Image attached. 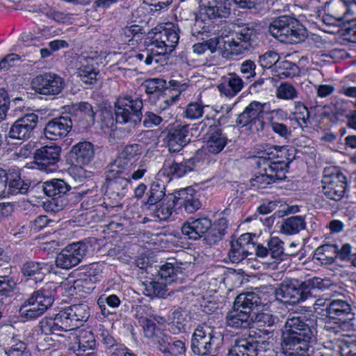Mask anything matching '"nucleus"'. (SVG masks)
<instances>
[{
    "mask_svg": "<svg viewBox=\"0 0 356 356\" xmlns=\"http://www.w3.org/2000/svg\"><path fill=\"white\" fill-rule=\"evenodd\" d=\"M317 334L316 320L290 314L282 333V347L288 356H306Z\"/></svg>",
    "mask_w": 356,
    "mask_h": 356,
    "instance_id": "nucleus-2",
    "label": "nucleus"
},
{
    "mask_svg": "<svg viewBox=\"0 0 356 356\" xmlns=\"http://www.w3.org/2000/svg\"><path fill=\"white\" fill-rule=\"evenodd\" d=\"M38 122V117L30 113L17 119L10 127L8 136L13 139L25 140L30 138Z\"/></svg>",
    "mask_w": 356,
    "mask_h": 356,
    "instance_id": "nucleus-18",
    "label": "nucleus"
},
{
    "mask_svg": "<svg viewBox=\"0 0 356 356\" xmlns=\"http://www.w3.org/2000/svg\"><path fill=\"white\" fill-rule=\"evenodd\" d=\"M266 106L267 103L251 102L238 115L236 120V125L248 127V129L264 130L266 124L264 121V115Z\"/></svg>",
    "mask_w": 356,
    "mask_h": 356,
    "instance_id": "nucleus-11",
    "label": "nucleus"
},
{
    "mask_svg": "<svg viewBox=\"0 0 356 356\" xmlns=\"http://www.w3.org/2000/svg\"><path fill=\"white\" fill-rule=\"evenodd\" d=\"M163 119L152 111H147L143 115V125L146 128H152L161 124Z\"/></svg>",
    "mask_w": 356,
    "mask_h": 356,
    "instance_id": "nucleus-64",
    "label": "nucleus"
},
{
    "mask_svg": "<svg viewBox=\"0 0 356 356\" xmlns=\"http://www.w3.org/2000/svg\"><path fill=\"white\" fill-rule=\"evenodd\" d=\"M80 66L77 70L79 76L83 83L93 85L97 81L99 74L98 63L92 57L80 58Z\"/></svg>",
    "mask_w": 356,
    "mask_h": 356,
    "instance_id": "nucleus-30",
    "label": "nucleus"
},
{
    "mask_svg": "<svg viewBox=\"0 0 356 356\" xmlns=\"http://www.w3.org/2000/svg\"><path fill=\"white\" fill-rule=\"evenodd\" d=\"M143 293L145 296L153 298H165L168 289L165 282L160 280H150L143 282Z\"/></svg>",
    "mask_w": 356,
    "mask_h": 356,
    "instance_id": "nucleus-50",
    "label": "nucleus"
},
{
    "mask_svg": "<svg viewBox=\"0 0 356 356\" xmlns=\"http://www.w3.org/2000/svg\"><path fill=\"white\" fill-rule=\"evenodd\" d=\"M145 93L151 95H161L168 90L165 80L160 78H152L145 80L142 84Z\"/></svg>",
    "mask_w": 356,
    "mask_h": 356,
    "instance_id": "nucleus-52",
    "label": "nucleus"
},
{
    "mask_svg": "<svg viewBox=\"0 0 356 356\" xmlns=\"http://www.w3.org/2000/svg\"><path fill=\"white\" fill-rule=\"evenodd\" d=\"M140 154V145L136 143L127 145L108 167L112 172L126 173L129 172V168H135V163Z\"/></svg>",
    "mask_w": 356,
    "mask_h": 356,
    "instance_id": "nucleus-14",
    "label": "nucleus"
},
{
    "mask_svg": "<svg viewBox=\"0 0 356 356\" xmlns=\"http://www.w3.org/2000/svg\"><path fill=\"white\" fill-rule=\"evenodd\" d=\"M46 312L47 310L44 307L38 305L30 297L23 302L19 309L21 317L27 321L35 320L43 315Z\"/></svg>",
    "mask_w": 356,
    "mask_h": 356,
    "instance_id": "nucleus-44",
    "label": "nucleus"
},
{
    "mask_svg": "<svg viewBox=\"0 0 356 356\" xmlns=\"http://www.w3.org/2000/svg\"><path fill=\"white\" fill-rule=\"evenodd\" d=\"M3 350L6 356H32L27 344L18 336L8 339Z\"/></svg>",
    "mask_w": 356,
    "mask_h": 356,
    "instance_id": "nucleus-43",
    "label": "nucleus"
},
{
    "mask_svg": "<svg viewBox=\"0 0 356 356\" xmlns=\"http://www.w3.org/2000/svg\"><path fill=\"white\" fill-rule=\"evenodd\" d=\"M293 149L286 146H266L261 155L255 157L259 172L250 180L251 186L257 189L286 179L289 164L295 159Z\"/></svg>",
    "mask_w": 356,
    "mask_h": 356,
    "instance_id": "nucleus-1",
    "label": "nucleus"
},
{
    "mask_svg": "<svg viewBox=\"0 0 356 356\" xmlns=\"http://www.w3.org/2000/svg\"><path fill=\"white\" fill-rule=\"evenodd\" d=\"M154 30L150 47L156 49L159 55L165 59L166 63V56L174 50L178 43L179 38L178 32L174 26L155 28Z\"/></svg>",
    "mask_w": 356,
    "mask_h": 356,
    "instance_id": "nucleus-12",
    "label": "nucleus"
},
{
    "mask_svg": "<svg viewBox=\"0 0 356 356\" xmlns=\"http://www.w3.org/2000/svg\"><path fill=\"white\" fill-rule=\"evenodd\" d=\"M259 342L253 337L237 338L229 349L227 356H261L259 352Z\"/></svg>",
    "mask_w": 356,
    "mask_h": 356,
    "instance_id": "nucleus-28",
    "label": "nucleus"
},
{
    "mask_svg": "<svg viewBox=\"0 0 356 356\" xmlns=\"http://www.w3.org/2000/svg\"><path fill=\"white\" fill-rule=\"evenodd\" d=\"M244 87L243 79L236 73H229L223 77V82L218 86L220 92L227 97H233Z\"/></svg>",
    "mask_w": 356,
    "mask_h": 356,
    "instance_id": "nucleus-32",
    "label": "nucleus"
},
{
    "mask_svg": "<svg viewBox=\"0 0 356 356\" xmlns=\"http://www.w3.org/2000/svg\"><path fill=\"white\" fill-rule=\"evenodd\" d=\"M195 21L191 26V33L194 36L203 34H216L218 29H216L214 22L205 15H200V11L194 13Z\"/></svg>",
    "mask_w": 356,
    "mask_h": 356,
    "instance_id": "nucleus-40",
    "label": "nucleus"
},
{
    "mask_svg": "<svg viewBox=\"0 0 356 356\" xmlns=\"http://www.w3.org/2000/svg\"><path fill=\"white\" fill-rule=\"evenodd\" d=\"M39 328L44 334H58L60 331L56 325L54 318H44L39 323Z\"/></svg>",
    "mask_w": 356,
    "mask_h": 356,
    "instance_id": "nucleus-61",
    "label": "nucleus"
},
{
    "mask_svg": "<svg viewBox=\"0 0 356 356\" xmlns=\"http://www.w3.org/2000/svg\"><path fill=\"white\" fill-rule=\"evenodd\" d=\"M280 59L278 54L274 51H268L259 58V63L263 68H270L276 65Z\"/></svg>",
    "mask_w": 356,
    "mask_h": 356,
    "instance_id": "nucleus-62",
    "label": "nucleus"
},
{
    "mask_svg": "<svg viewBox=\"0 0 356 356\" xmlns=\"http://www.w3.org/2000/svg\"><path fill=\"white\" fill-rule=\"evenodd\" d=\"M32 89L38 94L54 97L62 92L65 83L60 76L52 72H44L35 76L31 83Z\"/></svg>",
    "mask_w": 356,
    "mask_h": 356,
    "instance_id": "nucleus-9",
    "label": "nucleus"
},
{
    "mask_svg": "<svg viewBox=\"0 0 356 356\" xmlns=\"http://www.w3.org/2000/svg\"><path fill=\"white\" fill-rule=\"evenodd\" d=\"M70 189L71 186L61 179H52L42 184L44 194L54 200L62 198Z\"/></svg>",
    "mask_w": 356,
    "mask_h": 356,
    "instance_id": "nucleus-38",
    "label": "nucleus"
},
{
    "mask_svg": "<svg viewBox=\"0 0 356 356\" xmlns=\"http://www.w3.org/2000/svg\"><path fill=\"white\" fill-rule=\"evenodd\" d=\"M67 308L76 328L81 326L90 317V307L86 303L74 304Z\"/></svg>",
    "mask_w": 356,
    "mask_h": 356,
    "instance_id": "nucleus-49",
    "label": "nucleus"
},
{
    "mask_svg": "<svg viewBox=\"0 0 356 356\" xmlns=\"http://www.w3.org/2000/svg\"><path fill=\"white\" fill-rule=\"evenodd\" d=\"M165 193L166 188L165 182L159 177H156L150 184L147 193L148 197L147 202L144 203L143 207L154 205L160 202L167 196Z\"/></svg>",
    "mask_w": 356,
    "mask_h": 356,
    "instance_id": "nucleus-45",
    "label": "nucleus"
},
{
    "mask_svg": "<svg viewBox=\"0 0 356 356\" xmlns=\"http://www.w3.org/2000/svg\"><path fill=\"white\" fill-rule=\"evenodd\" d=\"M255 255L261 259H266L268 256L275 261L284 260L288 256L295 255L293 252H285L284 242L277 237L270 238L267 243V247L262 244H257Z\"/></svg>",
    "mask_w": 356,
    "mask_h": 356,
    "instance_id": "nucleus-21",
    "label": "nucleus"
},
{
    "mask_svg": "<svg viewBox=\"0 0 356 356\" xmlns=\"http://www.w3.org/2000/svg\"><path fill=\"white\" fill-rule=\"evenodd\" d=\"M201 162L198 154L193 156L188 159H184L182 161H173L172 162L165 161L161 169L163 175L168 177H181L186 173L191 172Z\"/></svg>",
    "mask_w": 356,
    "mask_h": 356,
    "instance_id": "nucleus-24",
    "label": "nucleus"
},
{
    "mask_svg": "<svg viewBox=\"0 0 356 356\" xmlns=\"http://www.w3.org/2000/svg\"><path fill=\"white\" fill-rule=\"evenodd\" d=\"M57 288L54 282H47L40 289L34 291L29 297L47 311L55 300Z\"/></svg>",
    "mask_w": 356,
    "mask_h": 356,
    "instance_id": "nucleus-31",
    "label": "nucleus"
},
{
    "mask_svg": "<svg viewBox=\"0 0 356 356\" xmlns=\"http://www.w3.org/2000/svg\"><path fill=\"white\" fill-rule=\"evenodd\" d=\"M61 148L58 145H45L34 152L35 163L38 168L49 172L58 169L57 163L60 161Z\"/></svg>",
    "mask_w": 356,
    "mask_h": 356,
    "instance_id": "nucleus-15",
    "label": "nucleus"
},
{
    "mask_svg": "<svg viewBox=\"0 0 356 356\" xmlns=\"http://www.w3.org/2000/svg\"><path fill=\"white\" fill-rule=\"evenodd\" d=\"M72 152L76 165H88L94 157L93 145L90 142L79 143L73 146Z\"/></svg>",
    "mask_w": 356,
    "mask_h": 356,
    "instance_id": "nucleus-41",
    "label": "nucleus"
},
{
    "mask_svg": "<svg viewBox=\"0 0 356 356\" xmlns=\"http://www.w3.org/2000/svg\"><path fill=\"white\" fill-rule=\"evenodd\" d=\"M256 244L252 241L250 234H241L237 240L231 242L229 259L232 263L238 264L249 255L252 256Z\"/></svg>",
    "mask_w": 356,
    "mask_h": 356,
    "instance_id": "nucleus-20",
    "label": "nucleus"
},
{
    "mask_svg": "<svg viewBox=\"0 0 356 356\" xmlns=\"http://www.w3.org/2000/svg\"><path fill=\"white\" fill-rule=\"evenodd\" d=\"M349 0H330L325 3L324 10L327 16L338 21H344L348 19L347 14L350 10Z\"/></svg>",
    "mask_w": 356,
    "mask_h": 356,
    "instance_id": "nucleus-37",
    "label": "nucleus"
},
{
    "mask_svg": "<svg viewBox=\"0 0 356 356\" xmlns=\"http://www.w3.org/2000/svg\"><path fill=\"white\" fill-rule=\"evenodd\" d=\"M129 181L126 175L111 171L110 167L106 175V190L104 200H109L111 207L117 206L128 192Z\"/></svg>",
    "mask_w": 356,
    "mask_h": 356,
    "instance_id": "nucleus-10",
    "label": "nucleus"
},
{
    "mask_svg": "<svg viewBox=\"0 0 356 356\" xmlns=\"http://www.w3.org/2000/svg\"><path fill=\"white\" fill-rule=\"evenodd\" d=\"M322 182L324 195L332 200L340 201L344 196L346 186V177L334 168L325 169Z\"/></svg>",
    "mask_w": 356,
    "mask_h": 356,
    "instance_id": "nucleus-8",
    "label": "nucleus"
},
{
    "mask_svg": "<svg viewBox=\"0 0 356 356\" xmlns=\"http://www.w3.org/2000/svg\"><path fill=\"white\" fill-rule=\"evenodd\" d=\"M6 196L24 195L27 193L30 183L23 180L19 172L15 169L8 170V180Z\"/></svg>",
    "mask_w": 356,
    "mask_h": 356,
    "instance_id": "nucleus-36",
    "label": "nucleus"
},
{
    "mask_svg": "<svg viewBox=\"0 0 356 356\" xmlns=\"http://www.w3.org/2000/svg\"><path fill=\"white\" fill-rule=\"evenodd\" d=\"M72 122L68 116H60L49 121L44 129L45 137L56 140L65 137L70 131Z\"/></svg>",
    "mask_w": 356,
    "mask_h": 356,
    "instance_id": "nucleus-25",
    "label": "nucleus"
},
{
    "mask_svg": "<svg viewBox=\"0 0 356 356\" xmlns=\"http://www.w3.org/2000/svg\"><path fill=\"white\" fill-rule=\"evenodd\" d=\"M135 58L139 62L143 63L146 65H150L154 60L156 63H165V59H163L158 54L156 49L152 47L149 49L140 51L135 55Z\"/></svg>",
    "mask_w": 356,
    "mask_h": 356,
    "instance_id": "nucleus-54",
    "label": "nucleus"
},
{
    "mask_svg": "<svg viewBox=\"0 0 356 356\" xmlns=\"http://www.w3.org/2000/svg\"><path fill=\"white\" fill-rule=\"evenodd\" d=\"M227 228V219L224 218L218 219L214 223H211V228H209L204 237V241L210 245L218 243L222 239Z\"/></svg>",
    "mask_w": 356,
    "mask_h": 356,
    "instance_id": "nucleus-46",
    "label": "nucleus"
},
{
    "mask_svg": "<svg viewBox=\"0 0 356 356\" xmlns=\"http://www.w3.org/2000/svg\"><path fill=\"white\" fill-rule=\"evenodd\" d=\"M54 320L60 332L76 329L67 307L56 314Z\"/></svg>",
    "mask_w": 356,
    "mask_h": 356,
    "instance_id": "nucleus-53",
    "label": "nucleus"
},
{
    "mask_svg": "<svg viewBox=\"0 0 356 356\" xmlns=\"http://www.w3.org/2000/svg\"><path fill=\"white\" fill-rule=\"evenodd\" d=\"M193 192V190L190 188L175 192L177 204L183 206L188 213H193L201 207L200 201Z\"/></svg>",
    "mask_w": 356,
    "mask_h": 356,
    "instance_id": "nucleus-35",
    "label": "nucleus"
},
{
    "mask_svg": "<svg viewBox=\"0 0 356 356\" xmlns=\"http://www.w3.org/2000/svg\"><path fill=\"white\" fill-rule=\"evenodd\" d=\"M306 222L305 217L302 216H294L287 218L281 226V231L288 235L299 233L305 229Z\"/></svg>",
    "mask_w": 356,
    "mask_h": 356,
    "instance_id": "nucleus-51",
    "label": "nucleus"
},
{
    "mask_svg": "<svg viewBox=\"0 0 356 356\" xmlns=\"http://www.w3.org/2000/svg\"><path fill=\"white\" fill-rule=\"evenodd\" d=\"M114 106L116 124L126 126L119 129L126 135L131 134L143 119V100L138 97L122 94L117 97Z\"/></svg>",
    "mask_w": 356,
    "mask_h": 356,
    "instance_id": "nucleus-4",
    "label": "nucleus"
},
{
    "mask_svg": "<svg viewBox=\"0 0 356 356\" xmlns=\"http://www.w3.org/2000/svg\"><path fill=\"white\" fill-rule=\"evenodd\" d=\"M211 220L209 218H189L181 226V233L191 240H198L204 237L211 226Z\"/></svg>",
    "mask_w": 356,
    "mask_h": 356,
    "instance_id": "nucleus-23",
    "label": "nucleus"
},
{
    "mask_svg": "<svg viewBox=\"0 0 356 356\" xmlns=\"http://www.w3.org/2000/svg\"><path fill=\"white\" fill-rule=\"evenodd\" d=\"M228 0H200V15H205L213 22L225 17L229 13Z\"/></svg>",
    "mask_w": 356,
    "mask_h": 356,
    "instance_id": "nucleus-26",
    "label": "nucleus"
},
{
    "mask_svg": "<svg viewBox=\"0 0 356 356\" xmlns=\"http://www.w3.org/2000/svg\"><path fill=\"white\" fill-rule=\"evenodd\" d=\"M355 316L353 307L347 300L329 299L326 304V321L323 328L334 334L353 332L356 329Z\"/></svg>",
    "mask_w": 356,
    "mask_h": 356,
    "instance_id": "nucleus-3",
    "label": "nucleus"
},
{
    "mask_svg": "<svg viewBox=\"0 0 356 356\" xmlns=\"http://www.w3.org/2000/svg\"><path fill=\"white\" fill-rule=\"evenodd\" d=\"M270 35L282 42L298 44L305 41L307 31L298 20L289 16L275 19L269 25Z\"/></svg>",
    "mask_w": 356,
    "mask_h": 356,
    "instance_id": "nucleus-5",
    "label": "nucleus"
},
{
    "mask_svg": "<svg viewBox=\"0 0 356 356\" xmlns=\"http://www.w3.org/2000/svg\"><path fill=\"white\" fill-rule=\"evenodd\" d=\"M138 323L143 327L145 337L152 339L156 337H161V330L156 327L154 319L141 316L138 318Z\"/></svg>",
    "mask_w": 356,
    "mask_h": 356,
    "instance_id": "nucleus-56",
    "label": "nucleus"
},
{
    "mask_svg": "<svg viewBox=\"0 0 356 356\" xmlns=\"http://www.w3.org/2000/svg\"><path fill=\"white\" fill-rule=\"evenodd\" d=\"M51 265L44 261H27L21 267V273L26 278L25 282L33 281L35 284L41 282L47 273L51 271Z\"/></svg>",
    "mask_w": 356,
    "mask_h": 356,
    "instance_id": "nucleus-27",
    "label": "nucleus"
},
{
    "mask_svg": "<svg viewBox=\"0 0 356 356\" xmlns=\"http://www.w3.org/2000/svg\"><path fill=\"white\" fill-rule=\"evenodd\" d=\"M182 263L177 261L168 262L164 265L159 267L158 270V275L159 280L165 282V284H170L175 282H178L182 277L179 275L183 274V270L185 269L182 267Z\"/></svg>",
    "mask_w": 356,
    "mask_h": 356,
    "instance_id": "nucleus-34",
    "label": "nucleus"
},
{
    "mask_svg": "<svg viewBox=\"0 0 356 356\" xmlns=\"http://www.w3.org/2000/svg\"><path fill=\"white\" fill-rule=\"evenodd\" d=\"M343 35L351 42H356V18L347 19L343 24Z\"/></svg>",
    "mask_w": 356,
    "mask_h": 356,
    "instance_id": "nucleus-63",
    "label": "nucleus"
},
{
    "mask_svg": "<svg viewBox=\"0 0 356 356\" xmlns=\"http://www.w3.org/2000/svg\"><path fill=\"white\" fill-rule=\"evenodd\" d=\"M207 148L208 151L213 154L220 153L227 143V138L222 132V130L213 128L211 131L207 132Z\"/></svg>",
    "mask_w": 356,
    "mask_h": 356,
    "instance_id": "nucleus-39",
    "label": "nucleus"
},
{
    "mask_svg": "<svg viewBox=\"0 0 356 356\" xmlns=\"http://www.w3.org/2000/svg\"><path fill=\"white\" fill-rule=\"evenodd\" d=\"M253 318V323H259V326L273 327L279 323L277 316L268 312H255Z\"/></svg>",
    "mask_w": 356,
    "mask_h": 356,
    "instance_id": "nucleus-60",
    "label": "nucleus"
},
{
    "mask_svg": "<svg viewBox=\"0 0 356 356\" xmlns=\"http://www.w3.org/2000/svg\"><path fill=\"white\" fill-rule=\"evenodd\" d=\"M223 337L220 332L210 327H199L195 329L191 338V349L199 355H212L218 354Z\"/></svg>",
    "mask_w": 356,
    "mask_h": 356,
    "instance_id": "nucleus-6",
    "label": "nucleus"
},
{
    "mask_svg": "<svg viewBox=\"0 0 356 356\" xmlns=\"http://www.w3.org/2000/svg\"><path fill=\"white\" fill-rule=\"evenodd\" d=\"M88 251V246L83 242L72 243L65 247L56 257V265L63 270L77 266Z\"/></svg>",
    "mask_w": 356,
    "mask_h": 356,
    "instance_id": "nucleus-13",
    "label": "nucleus"
},
{
    "mask_svg": "<svg viewBox=\"0 0 356 356\" xmlns=\"http://www.w3.org/2000/svg\"><path fill=\"white\" fill-rule=\"evenodd\" d=\"M298 96L297 89L289 82H282L276 90V97L280 99L293 100Z\"/></svg>",
    "mask_w": 356,
    "mask_h": 356,
    "instance_id": "nucleus-58",
    "label": "nucleus"
},
{
    "mask_svg": "<svg viewBox=\"0 0 356 356\" xmlns=\"http://www.w3.org/2000/svg\"><path fill=\"white\" fill-rule=\"evenodd\" d=\"M177 204L176 194L168 193L160 202L154 205H147L144 208L151 212L159 220H167L172 214Z\"/></svg>",
    "mask_w": 356,
    "mask_h": 356,
    "instance_id": "nucleus-29",
    "label": "nucleus"
},
{
    "mask_svg": "<svg viewBox=\"0 0 356 356\" xmlns=\"http://www.w3.org/2000/svg\"><path fill=\"white\" fill-rule=\"evenodd\" d=\"M219 111H211L206 113L204 118L198 123L191 125V136L197 137L201 134H204L207 136L208 131H211L213 128H217L216 123L219 121L216 120V115Z\"/></svg>",
    "mask_w": 356,
    "mask_h": 356,
    "instance_id": "nucleus-42",
    "label": "nucleus"
},
{
    "mask_svg": "<svg viewBox=\"0 0 356 356\" xmlns=\"http://www.w3.org/2000/svg\"><path fill=\"white\" fill-rule=\"evenodd\" d=\"M120 302L121 301L119 297L115 294L109 295L106 297L101 296L97 300V305L101 309L102 314L105 317L113 314V312L107 308L106 305L111 308H116L120 305Z\"/></svg>",
    "mask_w": 356,
    "mask_h": 356,
    "instance_id": "nucleus-55",
    "label": "nucleus"
},
{
    "mask_svg": "<svg viewBox=\"0 0 356 356\" xmlns=\"http://www.w3.org/2000/svg\"><path fill=\"white\" fill-rule=\"evenodd\" d=\"M278 300L285 304L294 305L301 302L299 293L298 280H285L280 283L279 287L271 294Z\"/></svg>",
    "mask_w": 356,
    "mask_h": 356,
    "instance_id": "nucleus-22",
    "label": "nucleus"
},
{
    "mask_svg": "<svg viewBox=\"0 0 356 356\" xmlns=\"http://www.w3.org/2000/svg\"><path fill=\"white\" fill-rule=\"evenodd\" d=\"M69 348L76 356H96V341L93 334L90 331L81 330L79 334H73Z\"/></svg>",
    "mask_w": 356,
    "mask_h": 356,
    "instance_id": "nucleus-19",
    "label": "nucleus"
},
{
    "mask_svg": "<svg viewBox=\"0 0 356 356\" xmlns=\"http://www.w3.org/2000/svg\"><path fill=\"white\" fill-rule=\"evenodd\" d=\"M259 30L252 24L238 26L225 43L230 55L238 56L254 48L258 44Z\"/></svg>",
    "mask_w": 356,
    "mask_h": 356,
    "instance_id": "nucleus-7",
    "label": "nucleus"
},
{
    "mask_svg": "<svg viewBox=\"0 0 356 356\" xmlns=\"http://www.w3.org/2000/svg\"><path fill=\"white\" fill-rule=\"evenodd\" d=\"M298 285L301 302L311 297L314 290L321 289L324 286L323 280L318 277H309L303 281L298 280Z\"/></svg>",
    "mask_w": 356,
    "mask_h": 356,
    "instance_id": "nucleus-47",
    "label": "nucleus"
},
{
    "mask_svg": "<svg viewBox=\"0 0 356 356\" xmlns=\"http://www.w3.org/2000/svg\"><path fill=\"white\" fill-rule=\"evenodd\" d=\"M269 296L266 294L261 290L257 292L250 291L242 293L239 294L234 300V308H239L241 310L245 311L254 316L256 312L254 310L260 306H265L270 301L268 300Z\"/></svg>",
    "mask_w": 356,
    "mask_h": 356,
    "instance_id": "nucleus-17",
    "label": "nucleus"
},
{
    "mask_svg": "<svg viewBox=\"0 0 356 356\" xmlns=\"http://www.w3.org/2000/svg\"><path fill=\"white\" fill-rule=\"evenodd\" d=\"M79 273L97 282L99 281L102 273V265L99 263H92L81 266L79 269Z\"/></svg>",
    "mask_w": 356,
    "mask_h": 356,
    "instance_id": "nucleus-59",
    "label": "nucleus"
},
{
    "mask_svg": "<svg viewBox=\"0 0 356 356\" xmlns=\"http://www.w3.org/2000/svg\"><path fill=\"white\" fill-rule=\"evenodd\" d=\"M191 128L190 124H177L171 127L168 130L164 142L168 151L178 152L191 140Z\"/></svg>",
    "mask_w": 356,
    "mask_h": 356,
    "instance_id": "nucleus-16",
    "label": "nucleus"
},
{
    "mask_svg": "<svg viewBox=\"0 0 356 356\" xmlns=\"http://www.w3.org/2000/svg\"><path fill=\"white\" fill-rule=\"evenodd\" d=\"M215 111L213 107H210L209 105H202L197 102H192L188 104L184 111V117L190 120H196L201 118L204 112H207L208 110Z\"/></svg>",
    "mask_w": 356,
    "mask_h": 356,
    "instance_id": "nucleus-57",
    "label": "nucleus"
},
{
    "mask_svg": "<svg viewBox=\"0 0 356 356\" xmlns=\"http://www.w3.org/2000/svg\"><path fill=\"white\" fill-rule=\"evenodd\" d=\"M227 325L236 329L248 328L253 323V318L248 312L234 308L226 316Z\"/></svg>",
    "mask_w": 356,
    "mask_h": 356,
    "instance_id": "nucleus-33",
    "label": "nucleus"
},
{
    "mask_svg": "<svg viewBox=\"0 0 356 356\" xmlns=\"http://www.w3.org/2000/svg\"><path fill=\"white\" fill-rule=\"evenodd\" d=\"M184 311L180 308H174L168 316L170 331L173 334H178L185 330L186 315Z\"/></svg>",
    "mask_w": 356,
    "mask_h": 356,
    "instance_id": "nucleus-48",
    "label": "nucleus"
}]
</instances>
